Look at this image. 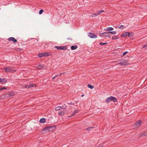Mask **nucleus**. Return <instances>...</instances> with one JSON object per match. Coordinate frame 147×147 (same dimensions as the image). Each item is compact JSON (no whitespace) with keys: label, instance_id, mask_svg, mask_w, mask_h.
I'll list each match as a JSON object with an SVG mask.
<instances>
[{"label":"nucleus","instance_id":"obj_1","mask_svg":"<svg viewBox=\"0 0 147 147\" xmlns=\"http://www.w3.org/2000/svg\"><path fill=\"white\" fill-rule=\"evenodd\" d=\"M111 101L116 102L117 101V99L115 97L111 96L107 98L106 100V101L107 103H109Z\"/></svg>","mask_w":147,"mask_h":147},{"label":"nucleus","instance_id":"obj_2","mask_svg":"<svg viewBox=\"0 0 147 147\" xmlns=\"http://www.w3.org/2000/svg\"><path fill=\"white\" fill-rule=\"evenodd\" d=\"M4 70L7 73L9 72H14L16 71V70H13L10 68V67H7L3 68Z\"/></svg>","mask_w":147,"mask_h":147},{"label":"nucleus","instance_id":"obj_3","mask_svg":"<svg viewBox=\"0 0 147 147\" xmlns=\"http://www.w3.org/2000/svg\"><path fill=\"white\" fill-rule=\"evenodd\" d=\"M129 64L128 61L126 60H121L120 62L119 63L117 64H121L123 65H126Z\"/></svg>","mask_w":147,"mask_h":147},{"label":"nucleus","instance_id":"obj_4","mask_svg":"<svg viewBox=\"0 0 147 147\" xmlns=\"http://www.w3.org/2000/svg\"><path fill=\"white\" fill-rule=\"evenodd\" d=\"M55 48H56L58 50H65L67 49V47L66 46H55L54 47Z\"/></svg>","mask_w":147,"mask_h":147},{"label":"nucleus","instance_id":"obj_5","mask_svg":"<svg viewBox=\"0 0 147 147\" xmlns=\"http://www.w3.org/2000/svg\"><path fill=\"white\" fill-rule=\"evenodd\" d=\"M100 36H105V37H109L110 38L111 37V36H110L109 32H104L103 33H101L99 34Z\"/></svg>","mask_w":147,"mask_h":147},{"label":"nucleus","instance_id":"obj_6","mask_svg":"<svg viewBox=\"0 0 147 147\" xmlns=\"http://www.w3.org/2000/svg\"><path fill=\"white\" fill-rule=\"evenodd\" d=\"M49 55V54L48 53H39L38 55V57H46Z\"/></svg>","mask_w":147,"mask_h":147},{"label":"nucleus","instance_id":"obj_7","mask_svg":"<svg viewBox=\"0 0 147 147\" xmlns=\"http://www.w3.org/2000/svg\"><path fill=\"white\" fill-rule=\"evenodd\" d=\"M88 36L90 38H97V36L94 34L89 32L88 34Z\"/></svg>","mask_w":147,"mask_h":147},{"label":"nucleus","instance_id":"obj_8","mask_svg":"<svg viewBox=\"0 0 147 147\" xmlns=\"http://www.w3.org/2000/svg\"><path fill=\"white\" fill-rule=\"evenodd\" d=\"M50 131L49 129V127H45L42 130V132L43 133H46L49 132Z\"/></svg>","mask_w":147,"mask_h":147},{"label":"nucleus","instance_id":"obj_9","mask_svg":"<svg viewBox=\"0 0 147 147\" xmlns=\"http://www.w3.org/2000/svg\"><path fill=\"white\" fill-rule=\"evenodd\" d=\"M8 40L9 41H12L15 43L17 42V40L13 37H9L8 38Z\"/></svg>","mask_w":147,"mask_h":147},{"label":"nucleus","instance_id":"obj_10","mask_svg":"<svg viewBox=\"0 0 147 147\" xmlns=\"http://www.w3.org/2000/svg\"><path fill=\"white\" fill-rule=\"evenodd\" d=\"M49 129L50 131H51L55 130L56 129V126L55 125H52L49 126Z\"/></svg>","mask_w":147,"mask_h":147},{"label":"nucleus","instance_id":"obj_11","mask_svg":"<svg viewBox=\"0 0 147 147\" xmlns=\"http://www.w3.org/2000/svg\"><path fill=\"white\" fill-rule=\"evenodd\" d=\"M141 122V120H139L134 124V126L139 127L140 126Z\"/></svg>","mask_w":147,"mask_h":147},{"label":"nucleus","instance_id":"obj_12","mask_svg":"<svg viewBox=\"0 0 147 147\" xmlns=\"http://www.w3.org/2000/svg\"><path fill=\"white\" fill-rule=\"evenodd\" d=\"M147 135V130L143 132L140 136V137H144Z\"/></svg>","mask_w":147,"mask_h":147},{"label":"nucleus","instance_id":"obj_13","mask_svg":"<svg viewBox=\"0 0 147 147\" xmlns=\"http://www.w3.org/2000/svg\"><path fill=\"white\" fill-rule=\"evenodd\" d=\"M34 86L35 87L36 86L35 84H31L30 85H25V87L26 88H30L31 87H33Z\"/></svg>","mask_w":147,"mask_h":147},{"label":"nucleus","instance_id":"obj_14","mask_svg":"<svg viewBox=\"0 0 147 147\" xmlns=\"http://www.w3.org/2000/svg\"><path fill=\"white\" fill-rule=\"evenodd\" d=\"M128 34L127 36L129 38L132 37L134 35V33L133 32H128Z\"/></svg>","mask_w":147,"mask_h":147},{"label":"nucleus","instance_id":"obj_15","mask_svg":"<svg viewBox=\"0 0 147 147\" xmlns=\"http://www.w3.org/2000/svg\"><path fill=\"white\" fill-rule=\"evenodd\" d=\"M6 81L7 80L5 79L0 78V82L5 83Z\"/></svg>","mask_w":147,"mask_h":147},{"label":"nucleus","instance_id":"obj_16","mask_svg":"<svg viewBox=\"0 0 147 147\" xmlns=\"http://www.w3.org/2000/svg\"><path fill=\"white\" fill-rule=\"evenodd\" d=\"M128 32H125L123 33L121 35V36L122 37H125L127 36L128 34Z\"/></svg>","mask_w":147,"mask_h":147},{"label":"nucleus","instance_id":"obj_17","mask_svg":"<svg viewBox=\"0 0 147 147\" xmlns=\"http://www.w3.org/2000/svg\"><path fill=\"white\" fill-rule=\"evenodd\" d=\"M78 47L77 45L72 46L71 47V49L72 50H74L76 49Z\"/></svg>","mask_w":147,"mask_h":147},{"label":"nucleus","instance_id":"obj_18","mask_svg":"<svg viewBox=\"0 0 147 147\" xmlns=\"http://www.w3.org/2000/svg\"><path fill=\"white\" fill-rule=\"evenodd\" d=\"M45 121V119L44 118H42L40 120V122L41 123H44Z\"/></svg>","mask_w":147,"mask_h":147},{"label":"nucleus","instance_id":"obj_19","mask_svg":"<svg viewBox=\"0 0 147 147\" xmlns=\"http://www.w3.org/2000/svg\"><path fill=\"white\" fill-rule=\"evenodd\" d=\"M64 111H61L59 113V115L60 116H63L64 115Z\"/></svg>","mask_w":147,"mask_h":147},{"label":"nucleus","instance_id":"obj_20","mask_svg":"<svg viewBox=\"0 0 147 147\" xmlns=\"http://www.w3.org/2000/svg\"><path fill=\"white\" fill-rule=\"evenodd\" d=\"M119 38V37L118 36V37L117 36H116V35L113 36L112 37V39H113V40H114V39H118Z\"/></svg>","mask_w":147,"mask_h":147},{"label":"nucleus","instance_id":"obj_21","mask_svg":"<svg viewBox=\"0 0 147 147\" xmlns=\"http://www.w3.org/2000/svg\"><path fill=\"white\" fill-rule=\"evenodd\" d=\"M113 30V28L110 27L107 28L106 29V31H109V30Z\"/></svg>","mask_w":147,"mask_h":147},{"label":"nucleus","instance_id":"obj_22","mask_svg":"<svg viewBox=\"0 0 147 147\" xmlns=\"http://www.w3.org/2000/svg\"><path fill=\"white\" fill-rule=\"evenodd\" d=\"M88 86L89 88H91V89H92L94 87V86H92L90 84H88Z\"/></svg>","mask_w":147,"mask_h":147},{"label":"nucleus","instance_id":"obj_23","mask_svg":"<svg viewBox=\"0 0 147 147\" xmlns=\"http://www.w3.org/2000/svg\"><path fill=\"white\" fill-rule=\"evenodd\" d=\"M60 106H58L55 108V109L56 111H58L60 110Z\"/></svg>","mask_w":147,"mask_h":147},{"label":"nucleus","instance_id":"obj_24","mask_svg":"<svg viewBox=\"0 0 147 147\" xmlns=\"http://www.w3.org/2000/svg\"><path fill=\"white\" fill-rule=\"evenodd\" d=\"M118 27L119 29H123L124 27L123 25H121L120 26H118Z\"/></svg>","mask_w":147,"mask_h":147},{"label":"nucleus","instance_id":"obj_25","mask_svg":"<svg viewBox=\"0 0 147 147\" xmlns=\"http://www.w3.org/2000/svg\"><path fill=\"white\" fill-rule=\"evenodd\" d=\"M109 34H110V33H111V34H115L116 33V32L115 31H112V32L109 31Z\"/></svg>","mask_w":147,"mask_h":147},{"label":"nucleus","instance_id":"obj_26","mask_svg":"<svg viewBox=\"0 0 147 147\" xmlns=\"http://www.w3.org/2000/svg\"><path fill=\"white\" fill-rule=\"evenodd\" d=\"M78 109H76L73 112V113L75 115L76 113H78Z\"/></svg>","mask_w":147,"mask_h":147},{"label":"nucleus","instance_id":"obj_27","mask_svg":"<svg viewBox=\"0 0 147 147\" xmlns=\"http://www.w3.org/2000/svg\"><path fill=\"white\" fill-rule=\"evenodd\" d=\"M67 106H66L65 104H64L62 106V109H65L67 108Z\"/></svg>","mask_w":147,"mask_h":147},{"label":"nucleus","instance_id":"obj_28","mask_svg":"<svg viewBox=\"0 0 147 147\" xmlns=\"http://www.w3.org/2000/svg\"><path fill=\"white\" fill-rule=\"evenodd\" d=\"M94 128V127H88L86 129V130H88V131H89V130H90V129H92V128Z\"/></svg>","mask_w":147,"mask_h":147},{"label":"nucleus","instance_id":"obj_29","mask_svg":"<svg viewBox=\"0 0 147 147\" xmlns=\"http://www.w3.org/2000/svg\"><path fill=\"white\" fill-rule=\"evenodd\" d=\"M98 15H99V14H98V13H96L93 14V16H92V17H95V16H98Z\"/></svg>","mask_w":147,"mask_h":147},{"label":"nucleus","instance_id":"obj_30","mask_svg":"<svg viewBox=\"0 0 147 147\" xmlns=\"http://www.w3.org/2000/svg\"><path fill=\"white\" fill-rule=\"evenodd\" d=\"M38 66L39 67H38V68H39V69H42V67H44L43 65H42L41 64H40V65H38Z\"/></svg>","mask_w":147,"mask_h":147},{"label":"nucleus","instance_id":"obj_31","mask_svg":"<svg viewBox=\"0 0 147 147\" xmlns=\"http://www.w3.org/2000/svg\"><path fill=\"white\" fill-rule=\"evenodd\" d=\"M43 11V9H40L39 11V14H41L42 13Z\"/></svg>","mask_w":147,"mask_h":147},{"label":"nucleus","instance_id":"obj_32","mask_svg":"<svg viewBox=\"0 0 147 147\" xmlns=\"http://www.w3.org/2000/svg\"><path fill=\"white\" fill-rule=\"evenodd\" d=\"M107 44V43H102V42H100L99 43V44L100 45H106Z\"/></svg>","mask_w":147,"mask_h":147},{"label":"nucleus","instance_id":"obj_33","mask_svg":"<svg viewBox=\"0 0 147 147\" xmlns=\"http://www.w3.org/2000/svg\"><path fill=\"white\" fill-rule=\"evenodd\" d=\"M7 88L6 87H2L0 88V90H3L4 89H6Z\"/></svg>","mask_w":147,"mask_h":147},{"label":"nucleus","instance_id":"obj_34","mask_svg":"<svg viewBox=\"0 0 147 147\" xmlns=\"http://www.w3.org/2000/svg\"><path fill=\"white\" fill-rule=\"evenodd\" d=\"M104 10H100L98 12V14L99 15L100 13H101L102 12H104Z\"/></svg>","mask_w":147,"mask_h":147},{"label":"nucleus","instance_id":"obj_35","mask_svg":"<svg viewBox=\"0 0 147 147\" xmlns=\"http://www.w3.org/2000/svg\"><path fill=\"white\" fill-rule=\"evenodd\" d=\"M143 48H144L146 49H147V45H145L143 46Z\"/></svg>","mask_w":147,"mask_h":147},{"label":"nucleus","instance_id":"obj_36","mask_svg":"<svg viewBox=\"0 0 147 147\" xmlns=\"http://www.w3.org/2000/svg\"><path fill=\"white\" fill-rule=\"evenodd\" d=\"M1 99H4L5 98V95H3L1 96Z\"/></svg>","mask_w":147,"mask_h":147},{"label":"nucleus","instance_id":"obj_37","mask_svg":"<svg viewBox=\"0 0 147 147\" xmlns=\"http://www.w3.org/2000/svg\"><path fill=\"white\" fill-rule=\"evenodd\" d=\"M127 53H128V52L127 51H125V52H124L123 53V56H124V55H126Z\"/></svg>","mask_w":147,"mask_h":147},{"label":"nucleus","instance_id":"obj_38","mask_svg":"<svg viewBox=\"0 0 147 147\" xmlns=\"http://www.w3.org/2000/svg\"><path fill=\"white\" fill-rule=\"evenodd\" d=\"M57 77V76H55L53 77V78H52V80H54L55 78Z\"/></svg>","mask_w":147,"mask_h":147},{"label":"nucleus","instance_id":"obj_39","mask_svg":"<svg viewBox=\"0 0 147 147\" xmlns=\"http://www.w3.org/2000/svg\"><path fill=\"white\" fill-rule=\"evenodd\" d=\"M8 94L10 96H12V93H9Z\"/></svg>","mask_w":147,"mask_h":147},{"label":"nucleus","instance_id":"obj_40","mask_svg":"<svg viewBox=\"0 0 147 147\" xmlns=\"http://www.w3.org/2000/svg\"><path fill=\"white\" fill-rule=\"evenodd\" d=\"M63 74V73H61L59 74H58V75H56V76H57V77L59 76H61Z\"/></svg>","mask_w":147,"mask_h":147},{"label":"nucleus","instance_id":"obj_41","mask_svg":"<svg viewBox=\"0 0 147 147\" xmlns=\"http://www.w3.org/2000/svg\"><path fill=\"white\" fill-rule=\"evenodd\" d=\"M74 115L73 113V114H71V115L69 116V117H71L72 116H74Z\"/></svg>","mask_w":147,"mask_h":147},{"label":"nucleus","instance_id":"obj_42","mask_svg":"<svg viewBox=\"0 0 147 147\" xmlns=\"http://www.w3.org/2000/svg\"><path fill=\"white\" fill-rule=\"evenodd\" d=\"M68 104H69V105H71V104H73L74 105V104H72L71 103H68Z\"/></svg>","mask_w":147,"mask_h":147},{"label":"nucleus","instance_id":"obj_43","mask_svg":"<svg viewBox=\"0 0 147 147\" xmlns=\"http://www.w3.org/2000/svg\"><path fill=\"white\" fill-rule=\"evenodd\" d=\"M60 110H61V109H62V106L61 107H60Z\"/></svg>","mask_w":147,"mask_h":147},{"label":"nucleus","instance_id":"obj_44","mask_svg":"<svg viewBox=\"0 0 147 147\" xmlns=\"http://www.w3.org/2000/svg\"><path fill=\"white\" fill-rule=\"evenodd\" d=\"M84 96V94H82L81 96L82 97H83Z\"/></svg>","mask_w":147,"mask_h":147},{"label":"nucleus","instance_id":"obj_45","mask_svg":"<svg viewBox=\"0 0 147 147\" xmlns=\"http://www.w3.org/2000/svg\"><path fill=\"white\" fill-rule=\"evenodd\" d=\"M98 147H103L102 146H99Z\"/></svg>","mask_w":147,"mask_h":147}]
</instances>
